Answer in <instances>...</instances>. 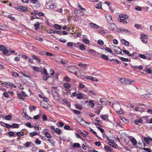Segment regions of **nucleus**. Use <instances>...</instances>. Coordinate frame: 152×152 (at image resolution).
Returning <instances> with one entry per match:
<instances>
[{"label": "nucleus", "mask_w": 152, "mask_h": 152, "mask_svg": "<svg viewBox=\"0 0 152 152\" xmlns=\"http://www.w3.org/2000/svg\"><path fill=\"white\" fill-rule=\"evenodd\" d=\"M80 44V43L79 42H78L77 43H75L74 42L73 46L77 48L79 47V44Z\"/></svg>", "instance_id": "nucleus-57"}, {"label": "nucleus", "mask_w": 152, "mask_h": 152, "mask_svg": "<svg viewBox=\"0 0 152 152\" xmlns=\"http://www.w3.org/2000/svg\"><path fill=\"white\" fill-rule=\"evenodd\" d=\"M8 50L5 49L3 51V53L4 55H6L7 54V56H9L10 55V54L9 53Z\"/></svg>", "instance_id": "nucleus-29"}, {"label": "nucleus", "mask_w": 152, "mask_h": 152, "mask_svg": "<svg viewBox=\"0 0 152 152\" xmlns=\"http://www.w3.org/2000/svg\"><path fill=\"white\" fill-rule=\"evenodd\" d=\"M75 134L76 136V137H77L81 139V140H84L80 136V135L79 134H78L77 133H75Z\"/></svg>", "instance_id": "nucleus-49"}, {"label": "nucleus", "mask_w": 152, "mask_h": 152, "mask_svg": "<svg viewBox=\"0 0 152 152\" xmlns=\"http://www.w3.org/2000/svg\"><path fill=\"white\" fill-rule=\"evenodd\" d=\"M37 133L35 132H30L29 134V136L31 137H33L34 136L37 135Z\"/></svg>", "instance_id": "nucleus-30"}, {"label": "nucleus", "mask_w": 152, "mask_h": 152, "mask_svg": "<svg viewBox=\"0 0 152 152\" xmlns=\"http://www.w3.org/2000/svg\"><path fill=\"white\" fill-rule=\"evenodd\" d=\"M102 6V3L101 2H99L96 5L95 7L96 8L100 9L101 8Z\"/></svg>", "instance_id": "nucleus-37"}, {"label": "nucleus", "mask_w": 152, "mask_h": 152, "mask_svg": "<svg viewBox=\"0 0 152 152\" xmlns=\"http://www.w3.org/2000/svg\"><path fill=\"white\" fill-rule=\"evenodd\" d=\"M131 141L133 145H135L137 144V141L135 139L133 138L131 140Z\"/></svg>", "instance_id": "nucleus-32"}, {"label": "nucleus", "mask_w": 152, "mask_h": 152, "mask_svg": "<svg viewBox=\"0 0 152 152\" xmlns=\"http://www.w3.org/2000/svg\"><path fill=\"white\" fill-rule=\"evenodd\" d=\"M31 143V142H26L24 144V145L27 148H28L29 147V145Z\"/></svg>", "instance_id": "nucleus-44"}, {"label": "nucleus", "mask_w": 152, "mask_h": 152, "mask_svg": "<svg viewBox=\"0 0 152 152\" xmlns=\"http://www.w3.org/2000/svg\"><path fill=\"white\" fill-rule=\"evenodd\" d=\"M90 26L91 27L95 28H99L100 27V26L97 25L96 24L94 23H90Z\"/></svg>", "instance_id": "nucleus-14"}, {"label": "nucleus", "mask_w": 152, "mask_h": 152, "mask_svg": "<svg viewBox=\"0 0 152 152\" xmlns=\"http://www.w3.org/2000/svg\"><path fill=\"white\" fill-rule=\"evenodd\" d=\"M121 43L125 46H128L129 45V42L128 41H126L124 39H122L121 40Z\"/></svg>", "instance_id": "nucleus-12"}, {"label": "nucleus", "mask_w": 152, "mask_h": 152, "mask_svg": "<svg viewBox=\"0 0 152 152\" xmlns=\"http://www.w3.org/2000/svg\"><path fill=\"white\" fill-rule=\"evenodd\" d=\"M16 8L18 11H20L22 12H27L28 11L27 8L24 7L20 6L19 7H16Z\"/></svg>", "instance_id": "nucleus-7"}, {"label": "nucleus", "mask_w": 152, "mask_h": 152, "mask_svg": "<svg viewBox=\"0 0 152 152\" xmlns=\"http://www.w3.org/2000/svg\"><path fill=\"white\" fill-rule=\"evenodd\" d=\"M74 42H69L67 43V46L71 48L73 46Z\"/></svg>", "instance_id": "nucleus-28"}, {"label": "nucleus", "mask_w": 152, "mask_h": 152, "mask_svg": "<svg viewBox=\"0 0 152 152\" xmlns=\"http://www.w3.org/2000/svg\"><path fill=\"white\" fill-rule=\"evenodd\" d=\"M29 108L31 111H32V109H33L34 110H35L36 108V107L34 106H30L29 107Z\"/></svg>", "instance_id": "nucleus-47"}, {"label": "nucleus", "mask_w": 152, "mask_h": 152, "mask_svg": "<svg viewBox=\"0 0 152 152\" xmlns=\"http://www.w3.org/2000/svg\"><path fill=\"white\" fill-rule=\"evenodd\" d=\"M140 38L142 42L145 44L147 43L148 38L147 35L144 34H141Z\"/></svg>", "instance_id": "nucleus-4"}, {"label": "nucleus", "mask_w": 152, "mask_h": 152, "mask_svg": "<svg viewBox=\"0 0 152 152\" xmlns=\"http://www.w3.org/2000/svg\"><path fill=\"white\" fill-rule=\"evenodd\" d=\"M118 57L122 61H129V59L128 58H125L122 57H120L118 56Z\"/></svg>", "instance_id": "nucleus-36"}, {"label": "nucleus", "mask_w": 152, "mask_h": 152, "mask_svg": "<svg viewBox=\"0 0 152 152\" xmlns=\"http://www.w3.org/2000/svg\"><path fill=\"white\" fill-rule=\"evenodd\" d=\"M117 20L119 22L123 23H127V21L124 19H122L120 18H118Z\"/></svg>", "instance_id": "nucleus-15"}, {"label": "nucleus", "mask_w": 152, "mask_h": 152, "mask_svg": "<svg viewBox=\"0 0 152 152\" xmlns=\"http://www.w3.org/2000/svg\"><path fill=\"white\" fill-rule=\"evenodd\" d=\"M83 42L86 44H88L90 43V40L86 38H84L83 39Z\"/></svg>", "instance_id": "nucleus-40"}, {"label": "nucleus", "mask_w": 152, "mask_h": 152, "mask_svg": "<svg viewBox=\"0 0 152 152\" xmlns=\"http://www.w3.org/2000/svg\"><path fill=\"white\" fill-rule=\"evenodd\" d=\"M12 118V116L10 115H8L5 117V119L7 120H9Z\"/></svg>", "instance_id": "nucleus-46"}, {"label": "nucleus", "mask_w": 152, "mask_h": 152, "mask_svg": "<svg viewBox=\"0 0 152 152\" xmlns=\"http://www.w3.org/2000/svg\"><path fill=\"white\" fill-rule=\"evenodd\" d=\"M43 74H44L45 75H49V74L47 72L46 69L45 67H43Z\"/></svg>", "instance_id": "nucleus-39"}, {"label": "nucleus", "mask_w": 152, "mask_h": 152, "mask_svg": "<svg viewBox=\"0 0 152 152\" xmlns=\"http://www.w3.org/2000/svg\"><path fill=\"white\" fill-rule=\"evenodd\" d=\"M17 94L18 96V98L19 99L22 100H24L25 98L24 97H23L21 93H18Z\"/></svg>", "instance_id": "nucleus-16"}, {"label": "nucleus", "mask_w": 152, "mask_h": 152, "mask_svg": "<svg viewBox=\"0 0 152 152\" xmlns=\"http://www.w3.org/2000/svg\"><path fill=\"white\" fill-rule=\"evenodd\" d=\"M3 95L4 97L8 98L9 97V95L7 92H4L3 93Z\"/></svg>", "instance_id": "nucleus-60"}, {"label": "nucleus", "mask_w": 152, "mask_h": 152, "mask_svg": "<svg viewBox=\"0 0 152 152\" xmlns=\"http://www.w3.org/2000/svg\"><path fill=\"white\" fill-rule=\"evenodd\" d=\"M8 85L9 86H11L13 88L16 87V86L13 83L10 82H8Z\"/></svg>", "instance_id": "nucleus-45"}, {"label": "nucleus", "mask_w": 152, "mask_h": 152, "mask_svg": "<svg viewBox=\"0 0 152 152\" xmlns=\"http://www.w3.org/2000/svg\"><path fill=\"white\" fill-rule=\"evenodd\" d=\"M73 111L75 113V114H79L80 113V112L78 111L77 110H76L74 109H72Z\"/></svg>", "instance_id": "nucleus-51"}, {"label": "nucleus", "mask_w": 152, "mask_h": 152, "mask_svg": "<svg viewBox=\"0 0 152 152\" xmlns=\"http://www.w3.org/2000/svg\"><path fill=\"white\" fill-rule=\"evenodd\" d=\"M12 76L15 77H18L19 76V74L15 72H12Z\"/></svg>", "instance_id": "nucleus-38"}, {"label": "nucleus", "mask_w": 152, "mask_h": 152, "mask_svg": "<svg viewBox=\"0 0 152 152\" xmlns=\"http://www.w3.org/2000/svg\"><path fill=\"white\" fill-rule=\"evenodd\" d=\"M88 53H92L95 56H99L100 57L101 56L103 59H104V54L100 53L98 52H96L93 49H89L88 50Z\"/></svg>", "instance_id": "nucleus-3"}, {"label": "nucleus", "mask_w": 152, "mask_h": 152, "mask_svg": "<svg viewBox=\"0 0 152 152\" xmlns=\"http://www.w3.org/2000/svg\"><path fill=\"white\" fill-rule=\"evenodd\" d=\"M142 120L141 118H140L138 120L137 119H135L134 120V122L137 125L139 123L142 124Z\"/></svg>", "instance_id": "nucleus-22"}, {"label": "nucleus", "mask_w": 152, "mask_h": 152, "mask_svg": "<svg viewBox=\"0 0 152 152\" xmlns=\"http://www.w3.org/2000/svg\"><path fill=\"white\" fill-rule=\"evenodd\" d=\"M8 134L11 137H13L15 135L14 133L12 131H10L9 132Z\"/></svg>", "instance_id": "nucleus-53"}, {"label": "nucleus", "mask_w": 152, "mask_h": 152, "mask_svg": "<svg viewBox=\"0 0 152 152\" xmlns=\"http://www.w3.org/2000/svg\"><path fill=\"white\" fill-rule=\"evenodd\" d=\"M16 135L18 137H20L24 135V133L23 132H17Z\"/></svg>", "instance_id": "nucleus-27"}, {"label": "nucleus", "mask_w": 152, "mask_h": 152, "mask_svg": "<svg viewBox=\"0 0 152 152\" xmlns=\"http://www.w3.org/2000/svg\"><path fill=\"white\" fill-rule=\"evenodd\" d=\"M64 129L65 130H73L72 129H70V126L68 125H65L64 127Z\"/></svg>", "instance_id": "nucleus-43"}, {"label": "nucleus", "mask_w": 152, "mask_h": 152, "mask_svg": "<svg viewBox=\"0 0 152 152\" xmlns=\"http://www.w3.org/2000/svg\"><path fill=\"white\" fill-rule=\"evenodd\" d=\"M121 119L125 124H127L129 123V121L124 117L121 118Z\"/></svg>", "instance_id": "nucleus-24"}, {"label": "nucleus", "mask_w": 152, "mask_h": 152, "mask_svg": "<svg viewBox=\"0 0 152 152\" xmlns=\"http://www.w3.org/2000/svg\"><path fill=\"white\" fill-rule=\"evenodd\" d=\"M137 53L136 52H134L132 53V54H130L129 53V56H130V57H132V56H133V57L134 58V59H136L137 58V57H135L134 55H137Z\"/></svg>", "instance_id": "nucleus-35"}, {"label": "nucleus", "mask_w": 152, "mask_h": 152, "mask_svg": "<svg viewBox=\"0 0 152 152\" xmlns=\"http://www.w3.org/2000/svg\"><path fill=\"white\" fill-rule=\"evenodd\" d=\"M53 96L54 97L56 96H58V94L57 92L55 91L53 93Z\"/></svg>", "instance_id": "nucleus-55"}, {"label": "nucleus", "mask_w": 152, "mask_h": 152, "mask_svg": "<svg viewBox=\"0 0 152 152\" xmlns=\"http://www.w3.org/2000/svg\"><path fill=\"white\" fill-rule=\"evenodd\" d=\"M45 54L47 56H53V54L52 53H49L48 52H46L45 53Z\"/></svg>", "instance_id": "nucleus-59"}, {"label": "nucleus", "mask_w": 152, "mask_h": 152, "mask_svg": "<svg viewBox=\"0 0 152 152\" xmlns=\"http://www.w3.org/2000/svg\"><path fill=\"white\" fill-rule=\"evenodd\" d=\"M125 84H130L131 85H133L134 84L135 82L134 81L132 80H129L128 79L125 78Z\"/></svg>", "instance_id": "nucleus-11"}, {"label": "nucleus", "mask_w": 152, "mask_h": 152, "mask_svg": "<svg viewBox=\"0 0 152 152\" xmlns=\"http://www.w3.org/2000/svg\"><path fill=\"white\" fill-rule=\"evenodd\" d=\"M52 77L51 76H48V75H45V76H43L42 77V79L43 80L45 81H47L48 80V78Z\"/></svg>", "instance_id": "nucleus-33"}, {"label": "nucleus", "mask_w": 152, "mask_h": 152, "mask_svg": "<svg viewBox=\"0 0 152 152\" xmlns=\"http://www.w3.org/2000/svg\"><path fill=\"white\" fill-rule=\"evenodd\" d=\"M40 116L39 115H35L34 116L33 119L35 120H37L38 119Z\"/></svg>", "instance_id": "nucleus-61"}, {"label": "nucleus", "mask_w": 152, "mask_h": 152, "mask_svg": "<svg viewBox=\"0 0 152 152\" xmlns=\"http://www.w3.org/2000/svg\"><path fill=\"white\" fill-rule=\"evenodd\" d=\"M98 43L100 45H103L104 44V42L101 39H99L97 41Z\"/></svg>", "instance_id": "nucleus-50"}, {"label": "nucleus", "mask_w": 152, "mask_h": 152, "mask_svg": "<svg viewBox=\"0 0 152 152\" xmlns=\"http://www.w3.org/2000/svg\"><path fill=\"white\" fill-rule=\"evenodd\" d=\"M21 93L23 96V97H27L28 95L26 94V93L23 91H21Z\"/></svg>", "instance_id": "nucleus-63"}, {"label": "nucleus", "mask_w": 152, "mask_h": 152, "mask_svg": "<svg viewBox=\"0 0 152 152\" xmlns=\"http://www.w3.org/2000/svg\"><path fill=\"white\" fill-rule=\"evenodd\" d=\"M143 138H144V140L146 142V143L147 144H148L149 143V139L148 138H147L146 137H143Z\"/></svg>", "instance_id": "nucleus-41"}, {"label": "nucleus", "mask_w": 152, "mask_h": 152, "mask_svg": "<svg viewBox=\"0 0 152 152\" xmlns=\"http://www.w3.org/2000/svg\"><path fill=\"white\" fill-rule=\"evenodd\" d=\"M106 19L107 20L106 21L109 25L111 26V30L113 31L115 29V25L113 23V21L112 19V17L111 15H107L105 16Z\"/></svg>", "instance_id": "nucleus-1"}, {"label": "nucleus", "mask_w": 152, "mask_h": 152, "mask_svg": "<svg viewBox=\"0 0 152 152\" xmlns=\"http://www.w3.org/2000/svg\"><path fill=\"white\" fill-rule=\"evenodd\" d=\"M35 143L37 145H40L41 144V142L38 139H37L35 140Z\"/></svg>", "instance_id": "nucleus-64"}, {"label": "nucleus", "mask_w": 152, "mask_h": 152, "mask_svg": "<svg viewBox=\"0 0 152 152\" xmlns=\"http://www.w3.org/2000/svg\"><path fill=\"white\" fill-rule=\"evenodd\" d=\"M105 50L108 52L110 53H111L112 54H113V53H112V50L110 48L107 47Z\"/></svg>", "instance_id": "nucleus-52"}, {"label": "nucleus", "mask_w": 152, "mask_h": 152, "mask_svg": "<svg viewBox=\"0 0 152 152\" xmlns=\"http://www.w3.org/2000/svg\"><path fill=\"white\" fill-rule=\"evenodd\" d=\"M31 56L34 59H35L38 63H40V59L37 57L36 56L32 54L31 55Z\"/></svg>", "instance_id": "nucleus-17"}, {"label": "nucleus", "mask_w": 152, "mask_h": 152, "mask_svg": "<svg viewBox=\"0 0 152 152\" xmlns=\"http://www.w3.org/2000/svg\"><path fill=\"white\" fill-rule=\"evenodd\" d=\"M39 24L38 21L36 22L34 24V26L35 27V29L36 30H37L39 28Z\"/></svg>", "instance_id": "nucleus-18"}, {"label": "nucleus", "mask_w": 152, "mask_h": 152, "mask_svg": "<svg viewBox=\"0 0 152 152\" xmlns=\"http://www.w3.org/2000/svg\"><path fill=\"white\" fill-rule=\"evenodd\" d=\"M47 33L49 34L56 33V34L60 35H62V33L61 31L53 29H50L48 30Z\"/></svg>", "instance_id": "nucleus-6"}, {"label": "nucleus", "mask_w": 152, "mask_h": 152, "mask_svg": "<svg viewBox=\"0 0 152 152\" xmlns=\"http://www.w3.org/2000/svg\"><path fill=\"white\" fill-rule=\"evenodd\" d=\"M54 27L55 28L59 30L61 29L62 28V27L61 26L57 24H55L54 25Z\"/></svg>", "instance_id": "nucleus-34"}, {"label": "nucleus", "mask_w": 152, "mask_h": 152, "mask_svg": "<svg viewBox=\"0 0 152 152\" xmlns=\"http://www.w3.org/2000/svg\"><path fill=\"white\" fill-rule=\"evenodd\" d=\"M45 135L46 137L48 138H50L51 136L50 134L47 131H46L45 133Z\"/></svg>", "instance_id": "nucleus-42"}, {"label": "nucleus", "mask_w": 152, "mask_h": 152, "mask_svg": "<svg viewBox=\"0 0 152 152\" xmlns=\"http://www.w3.org/2000/svg\"><path fill=\"white\" fill-rule=\"evenodd\" d=\"M45 7L48 9H54L56 8V7L54 4H51L50 2H46L45 4Z\"/></svg>", "instance_id": "nucleus-5"}, {"label": "nucleus", "mask_w": 152, "mask_h": 152, "mask_svg": "<svg viewBox=\"0 0 152 152\" xmlns=\"http://www.w3.org/2000/svg\"><path fill=\"white\" fill-rule=\"evenodd\" d=\"M112 107L114 108L116 112L120 114H122L123 111L121 110L120 104L118 103L112 104Z\"/></svg>", "instance_id": "nucleus-2"}, {"label": "nucleus", "mask_w": 152, "mask_h": 152, "mask_svg": "<svg viewBox=\"0 0 152 152\" xmlns=\"http://www.w3.org/2000/svg\"><path fill=\"white\" fill-rule=\"evenodd\" d=\"M146 72L148 74H151L152 73V70L149 69H146Z\"/></svg>", "instance_id": "nucleus-56"}, {"label": "nucleus", "mask_w": 152, "mask_h": 152, "mask_svg": "<svg viewBox=\"0 0 152 152\" xmlns=\"http://www.w3.org/2000/svg\"><path fill=\"white\" fill-rule=\"evenodd\" d=\"M105 4L107 5V6L109 8V10L111 12H113V10L111 7L110 5V2L109 1H105Z\"/></svg>", "instance_id": "nucleus-10"}, {"label": "nucleus", "mask_w": 152, "mask_h": 152, "mask_svg": "<svg viewBox=\"0 0 152 152\" xmlns=\"http://www.w3.org/2000/svg\"><path fill=\"white\" fill-rule=\"evenodd\" d=\"M77 98L79 99H82L83 98V96H82V94L81 93L77 94Z\"/></svg>", "instance_id": "nucleus-31"}, {"label": "nucleus", "mask_w": 152, "mask_h": 152, "mask_svg": "<svg viewBox=\"0 0 152 152\" xmlns=\"http://www.w3.org/2000/svg\"><path fill=\"white\" fill-rule=\"evenodd\" d=\"M64 87L66 88H69L71 87V85L68 83H65L63 84Z\"/></svg>", "instance_id": "nucleus-19"}, {"label": "nucleus", "mask_w": 152, "mask_h": 152, "mask_svg": "<svg viewBox=\"0 0 152 152\" xmlns=\"http://www.w3.org/2000/svg\"><path fill=\"white\" fill-rule=\"evenodd\" d=\"M119 17L120 18H123L124 19H127L129 17L127 15H126L125 14H121L119 15Z\"/></svg>", "instance_id": "nucleus-21"}, {"label": "nucleus", "mask_w": 152, "mask_h": 152, "mask_svg": "<svg viewBox=\"0 0 152 152\" xmlns=\"http://www.w3.org/2000/svg\"><path fill=\"white\" fill-rule=\"evenodd\" d=\"M79 49L82 51H83L86 50V48L85 47L84 45L83 44H81L79 46Z\"/></svg>", "instance_id": "nucleus-20"}, {"label": "nucleus", "mask_w": 152, "mask_h": 152, "mask_svg": "<svg viewBox=\"0 0 152 152\" xmlns=\"http://www.w3.org/2000/svg\"><path fill=\"white\" fill-rule=\"evenodd\" d=\"M125 78H121L120 80L122 83L125 84Z\"/></svg>", "instance_id": "nucleus-54"}, {"label": "nucleus", "mask_w": 152, "mask_h": 152, "mask_svg": "<svg viewBox=\"0 0 152 152\" xmlns=\"http://www.w3.org/2000/svg\"><path fill=\"white\" fill-rule=\"evenodd\" d=\"M105 151L106 152H112L113 150L110 147L105 145Z\"/></svg>", "instance_id": "nucleus-13"}, {"label": "nucleus", "mask_w": 152, "mask_h": 152, "mask_svg": "<svg viewBox=\"0 0 152 152\" xmlns=\"http://www.w3.org/2000/svg\"><path fill=\"white\" fill-rule=\"evenodd\" d=\"M105 121H107L109 122H110L112 123V121L114 120V118L112 116H110L109 117V118H108V116L105 115Z\"/></svg>", "instance_id": "nucleus-8"}, {"label": "nucleus", "mask_w": 152, "mask_h": 152, "mask_svg": "<svg viewBox=\"0 0 152 152\" xmlns=\"http://www.w3.org/2000/svg\"><path fill=\"white\" fill-rule=\"evenodd\" d=\"M55 132L58 134L59 135L61 134V130L60 129L58 128H56L55 129Z\"/></svg>", "instance_id": "nucleus-26"}, {"label": "nucleus", "mask_w": 152, "mask_h": 152, "mask_svg": "<svg viewBox=\"0 0 152 152\" xmlns=\"http://www.w3.org/2000/svg\"><path fill=\"white\" fill-rule=\"evenodd\" d=\"M25 125L26 126H27L28 127L30 128H32L33 127V126H32L31 125V123L30 122H28V123H26V124Z\"/></svg>", "instance_id": "nucleus-48"}, {"label": "nucleus", "mask_w": 152, "mask_h": 152, "mask_svg": "<svg viewBox=\"0 0 152 152\" xmlns=\"http://www.w3.org/2000/svg\"><path fill=\"white\" fill-rule=\"evenodd\" d=\"M64 79L67 82H69L70 81V78L68 76H66L64 77Z\"/></svg>", "instance_id": "nucleus-58"}, {"label": "nucleus", "mask_w": 152, "mask_h": 152, "mask_svg": "<svg viewBox=\"0 0 152 152\" xmlns=\"http://www.w3.org/2000/svg\"><path fill=\"white\" fill-rule=\"evenodd\" d=\"M11 127L12 128H18L19 127V126L18 124H13L11 125Z\"/></svg>", "instance_id": "nucleus-23"}, {"label": "nucleus", "mask_w": 152, "mask_h": 152, "mask_svg": "<svg viewBox=\"0 0 152 152\" xmlns=\"http://www.w3.org/2000/svg\"><path fill=\"white\" fill-rule=\"evenodd\" d=\"M36 39L37 40L40 42H42L43 40L42 38L39 37H36Z\"/></svg>", "instance_id": "nucleus-62"}, {"label": "nucleus", "mask_w": 152, "mask_h": 152, "mask_svg": "<svg viewBox=\"0 0 152 152\" xmlns=\"http://www.w3.org/2000/svg\"><path fill=\"white\" fill-rule=\"evenodd\" d=\"M67 70L70 73H73L72 71H74L75 70H77V69L73 66H69L67 68Z\"/></svg>", "instance_id": "nucleus-9"}, {"label": "nucleus", "mask_w": 152, "mask_h": 152, "mask_svg": "<svg viewBox=\"0 0 152 152\" xmlns=\"http://www.w3.org/2000/svg\"><path fill=\"white\" fill-rule=\"evenodd\" d=\"M72 147L74 148H79L80 147V145L79 143H75L73 144Z\"/></svg>", "instance_id": "nucleus-25"}]
</instances>
